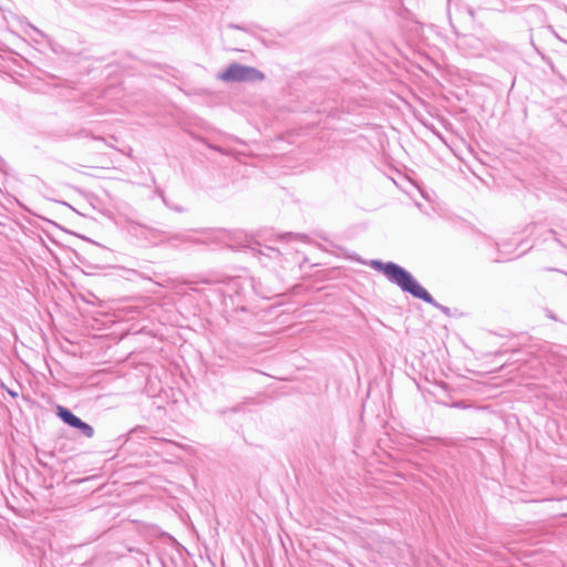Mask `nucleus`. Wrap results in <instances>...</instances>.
<instances>
[{
	"instance_id": "1",
	"label": "nucleus",
	"mask_w": 567,
	"mask_h": 567,
	"mask_svg": "<svg viewBox=\"0 0 567 567\" xmlns=\"http://www.w3.org/2000/svg\"><path fill=\"white\" fill-rule=\"evenodd\" d=\"M370 267L382 272L391 284L396 285L403 292H408L445 313L449 312V308L436 302L431 293L405 268L393 261L383 262L377 259L370 261Z\"/></svg>"
},
{
	"instance_id": "2",
	"label": "nucleus",
	"mask_w": 567,
	"mask_h": 567,
	"mask_svg": "<svg viewBox=\"0 0 567 567\" xmlns=\"http://www.w3.org/2000/svg\"><path fill=\"white\" fill-rule=\"evenodd\" d=\"M218 79L225 82H256L262 81L265 75L252 66L231 63L218 74Z\"/></svg>"
},
{
	"instance_id": "3",
	"label": "nucleus",
	"mask_w": 567,
	"mask_h": 567,
	"mask_svg": "<svg viewBox=\"0 0 567 567\" xmlns=\"http://www.w3.org/2000/svg\"><path fill=\"white\" fill-rule=\"evenodd\" d=\"M56 414L63 421V423L79 430L85 437H92L94 435L93 426L82 421L70 409L58 405Z\"/></svg>"
},
{
	"instance_id": "4",
	"label": "nucleus",
	"mask_w": 567,
	"mask_h": 567,
	"mask_svg": "<svg viewBox=\"0 0 567 567\" xmlns=\"http://www.w3.org/2000/svg\"><path fill=\"white\" fill-rule=\"evenodd\" d=\"M429 393V396L425 398V401L427 403L430 402H437V403H441L445 406H451V408H456V409H462V410H465V409H472V408H475L477 409L476 405H474L473 403L466 401V400H451V401H443V402H439L436 400V395H435V392H427Z\"/></svg>"
},
{
	"instance_id": "5",
	"label": "nucleus",
	"mask_w": 567,
	"mask_h": 567,
	"mask_svg": "<svg viewBox=\"0 0 567 567\" xmlns=\"http://www.w3.org/2000/svg\"><path fill=\"white\" fill-rule=\"evenodd\" d=\"M261 255L269 257V258L277 259L280 257V251L274 247L267 246V247H265V250L261 251Z\"/></svg>"
},
{
	"instance_id": "6",
	"label": "nucleus",
	"mask_w": 567,
	"mask_h": 567,
	"mask_svg": "<svg viewBox=\"0 0 567 567\" xmlns=\"http://www.w3.org/2000/svg\"><path fill=\"white\" fill-rule=\"evenodd\" d=\"M125 272H126V277L128 279L141 277V274L138 271L134 270V269H126Z\"/></svg>"
},
{
	"instance_id": "7",
	"label": "nucleus",
	"mask_w": 567,
	"mask_h": 567,
	"mask_svg": "<svg viewBox=\"0 0 567 567\" xmlns=\"http://www.w3.org/2000/svg\"><path fill=\"white\" fill-rule=\"evenodd\" d=\"M137 432L146 433L147 432V427L146 426H136V427H134L133 430H131L128 432V435H133V434H135Z\"/></svg>"
},
{
	"instance_id": "8",
	"label": "nucleus",
	"mask_w": 567,
	"mask_h": 567,
	"mask_svg": "<svg viewBox=\"0 0 567 567\" xmlns=\"http://www.w3.org/2000/svg\"><path fill=\"white\" fill-rule=\"evenodd\" d=\"M436 440H440V439L439 437L429 436V437H424V439L420 440V442L425 443L426 441H436Z\"/></svg>"
},
{
	"instance_id": "9",
	"label": "nucleus",
	"mask_w": 567,
	"mask_h": 567,
	"mask_svg": "<svg viewBox=\"0 0 567 567\" xmlns=\"http://www.w3.org/2000/svg\"><path fill=\"white\" fill-rule=\"evenodd\" d=\"M12 398H18L20 392H8Z\"/></svg>"
},
{
	"instance_id": "10",
	"label": "nucleus",
	"mask_w": 567,
	"mask_h": 567,
	"mask_svg": "<svg viewBox=\"0 0 567 567\" xmlns=\"http://www.w3.org/2000/svg\"><path fill=\"white\" fill-rule=\"evenodd\" d=\"M39 463L43 466V467H47V463H44L41 458H39Z\"/></svg>"
},
{
	"instance_id": "11",
	"label": "nucleus",
	"mask_w": 567,
	"mask_h": 567,
	"mask_svg": "<svg viewBox=\"0 0 567 567\" xmlns=\"http://www.w3.org/2000/svg\"><path fill=\"white\" fill-rule=\"evenodd\" d=\"M21 394H22V398H24V399L29 400V395H25V394H24V391H21Z\"/></svg>"
},
{
	"instance_id": "12",
	"label": "nucleus",
	"mask_w": 567,
	"mask_h": 567,
	"mask_svg": "<svg viewBox=\"0 0 567 567\" xmlns=\"http://www.w3.org/2000/svg\"><path fill=\"white\" fill-rule=\"evenodd\" d=\"M104 396L103 395H97L96 396V401H100L101 399H103Z\"/></svg>"
}]
</instances>
